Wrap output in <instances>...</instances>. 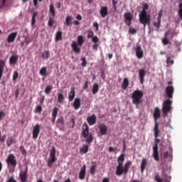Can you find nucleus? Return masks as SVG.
I'll return each instance as SVG.
<instances>
[{
  "mask_svg": "<svg viewBox=\"0 0 182 182\" xmlns=\"http://www.w3.org/2000/svg\"><path fill=\"white\" fill-rule=\"evenodd\" d=\"M19 180L21 182H27L28 181V168H26L25 171L20 172Z\"/></svg>",
  "mask_w": 182,
  "mask_h": 182,
  "instance_id": "2eb2a0df",
  "label": "nucleus"
},
{
  "mask_svg": "<svg viewBox=\"0 0 182 182\" xmlns=\"http://www.w3.org/2000/svg\"><path fill=\"white\" fill-rule=\"evenodd\" d=\"M171 105H173V100L170 99L165 100L162 104V112L164 117H167V114H168V112L173 109Z\"/></svg>",
  "mask_w": 182,
  "mask_h": 182,
  "instance_id": "423d86ee",
  "label": "nucleus"
},
{
  "mask_svg": "<svg viewBox=\"0 0 182 182\" xmlns=\"http://www.w3.org/2000/svg\"><path fill=\"white\" fill-rule=\"evenodd\" d=\"M166 63H167V65H173L174 64V60H172L171 57H167Z\"/></svg>",
  "mask_w": 182,
  "mask_h": 182,
  "instance_id": "a18cd8bd",
  "label": "nucleus"
},
{
  "mask_svg": "<svg viewBox=\"0 0 182 182\" xmlns=\"http://www.w3.org/2000/svg\"><path fill=\"white\" fill-rule=\"evenodd\" d=\"M87 122L90 124V126H93V124H96V115L92 114L90 117L87 118Z\"/></svg>",
  "mask_w": 182,
  "mask_h": 182,
  "instance_id": "aec40b11",
  "label": "nucleus"
},
{
  "mask_svg": "<svg viewBox=\"0 0 182 182\" xmlns=\"http://www.w3.org/2000/svg\"><path fill=\"white\" fill-rule=\"evenodd\" d=\"M153 25L156 28V32H159V31H160V26H161V21L157 20V21H154Z\"/></svg>",
  "mask_w": 182,
  "mask_h": 182,
  "instance_id": "c85d7f7f",
  "label": "nucleus"
},
{
  "mask_svg": "<svg viewBox=\"0 0 182 182\" xmlns=\"http://www.w3.org/2000/svg\"><path fill=\"white\" fill-rule=\"evenodd\" d=\"M92 164L93 165L90 168V173L92 174V176H95L97 166H96V163L92 162Z\"/></svg>",
  "mask_w": 182,
  "mask_h": 182,
  "instance_id": "2f4dec72",
  "label": "nucleus"
},
{
  "mask_svg": "<svg viewBox=\"0 0 182 182\" xmlns=\"http://www.w3.org/2000/svg\"><path fill=\"white\" fill-rule=\"evenodd\" d=\"M52 89H53V87L52 85H48L45 89L46 95H49L50 92H52Z\"/></svg>",
  "mask_w": 182,
  "mask_h": 182,
  "instance_id": "4c0bfd02",
  "label": "nucleus"
},
{
  "mask_svg": "<svg viewBox=\"0 0 182 182\" xmlns=\"http://www.w3.org/2000/svg\"><path fill=\"white\" fill-rule=\"evenodd\" d=\"M18 76H19V74L18 73V71H15L13 74L14 82H16V80L18 79Z\"/></svg>",
  "mask_w": 182,
  "mask_h": 182,
  "instance_id": "de8ad7c7",
  "label": "nucleus"
},
{
  "mask_svg": "<svg viewBox=\"0 0 182 182\" xmlns=\"http://www.w3.org/2000/svg\"><path fill=\"white\" fill-rule=\"evenodd\" d=\"M99 92V85L97 83H95L93 85L92 87V93L93 95H96Z\"/></svg>",
  "mask_w": 182,
  "mask_h": 182,
  "instance_id": "c9c22d12",
  "label": "nucleus"
},
{
  "mask_svg": "<svg viewBox=\"0 0 182 182\" xmlns=\"http://www.w3.org/2000/svg\"><path fill=\"white\" fill-rule=\"evenodd\" d=\"M43 59H49V51H44L42 53Z\"/></svg>",
  "mask_w": 182,
  "mask_h": 182,
  "instance_id": "79ce46f5",
  "label": "nucleus"
},
{
  "mask_svg": "<svg viewBox=\"0 0 182 182\" xmlns=\"http://www.w3.org/2000/svg\"><path fill=\"white\" fill-rule=\"evenodd\" d=\"M81 60H82L81 66L85 68L86 66V65H87V61H86V58L85 57H82L81 58Z\"/></svg>",
  "mask_w": 182,
  "mask_h": 182,
  "instance_id": "c03bdc74",
  "label": "nucleus"
},
{
  "mask_svg": "<svg viewBox=\"0 0 182 182\" xmlns=\"http://www.w3.org/2000/svg\"><path fill=\"white\" fill-rule=\"evenodd\" d=\"M39 73L41 76H48V70L46 69V67L41 68Z\"/></svg>",
  "mask_w": 182,
  "mask_h": 182,
  "instance_id": "c756f323",
  "label": "nucleus"
},
{
  "mask_svg": "<svg viewBox=\"0 0 182 182\" xmlns=\"http://www.w3.org/2000/svg\"><path fill=\"white\" fill-rule=\"evenodd\" d=\"M81 135L83 139H85V143H87V144H90V143H93V134L89 133V126H87V124L86 123L83 124L82 125Z\"/></svg>",
  "mask_w": 182,
  "mask_h": 182,
  "instance_id": "20e7f679",
  "label": "nucleus"
},
{
  "mask_svg": "<svg viewBox=\"0 0 182 182\" xmlns=\"http://www.w3.org/2000/svg\"><path fill=\"white\" fill-rule=\"evenodd\" d=\"M56 156V149L55 146L52 147V149L50 151V157Z\"/></svg>",
  "mask_w": 182,
  "mask_h": 182,
  "instance_id": "58836bf2",
  "label": "nucleus"
},
{
  "mask_svg": "<svg viewBox=\"0 0 182 182\" xmlns=\"http://www.w3.org/2000/svg\"><path fill=\"white\" fill-rule=\"evenodd\" d=\"M124 23L127 26H130L132 25V21L133 19V16H132V13L130 12H125L124 14Z\"/></svg>",
  "mask_w": 182,
  "mask_h": 182,
  "instance_id": "1a4fd4ad",
  "label": "nucleus"
},
{
  "mask_svg": "<svg viewBox=\"0 0 182 182\" xmlns=\"http://www.w3.org/2000/svg\"><path fill=\"white\" fill-rule=\"evenodd\" d=\"M36 113H41L42 112V107L41 105L38 106L36 109Z\"/></svg>",
  "mask_w": 182,
  "mask_h": 182,
  "instance_id": "6e6d98bb",
  "label": "nucleus"
},
{
  "mask_svg": "<svg viewBox=\"0 0 182 182\" xmlns=\"http://www.w3.org/2000/svg\"><path fill=\"white\" fill-rule=\"evenodd\" d=\"M136 56L138 59H143V56H144L143 49L141 48V46L140 45H136Z\"/></svg>",
  "mask_w": 182,
  "mask_h": 182,
  "instance_id": "ddd939ff",
  "label": "nucleus"
},
{
  "mask_svg": "<svg viewBox=\"0 0 182 182\" xmlns=\"http://www.w3.org/2000/svg\"><path fill=\"white\" fill-rule=\"evenodd\" d=\"M102 182H110V179L109 178H104Z\"/></svg>",
  "mask_w": 182,
  "mask_h": 182,
  "instance_id": "69168bd1",
  "label": "nucleus"
},
{
  "mask_svg": "<svg viewBox=\"0 0 182 182\" xmlns=\"http://www.w3.org/2000/svg\"><path fill=\"white\" fill-rule=\"evenodd\" d=\"M75 95H76V92L75 91V87H72L70 90V92L68 94L69 102H72L73 99H75Z\"/></svg>",
  "mask_w": 182,
  "mask_h": 182,
  "instance_id": "4be33fe9",
  "label": "nucleus"
},
{
  "mask_svg": "<svg viewBox=\"0 0 182 182\" xmlns=\"http://www.w3.org/2000/svg\"><path fill=\"white\" fill-rule=\"evenodd\" d=\"M6 161L7 166L9 167V166H11L14 168H15V167H16V164H18L16 158L15 157V155H14V154H9L8 156Z\"/></svg>",
  "mask_w": 182,
  "mask_h": 182,
  "instance_id": "6e6552de",
  "label": "nucleus"
},
{
  "mask_svg": "<svg viewBox=\"0 0 182 182\" xmlns=\"http://www.w3.org/2000/svg\"><path fill=\"white\" fill-rule=\"evenodd\" d=\"M77 44L79 46H82V45H83V43L85 42V41H83V36H79L77 37Z\"/></svg>",
  "mask_w": 182,
  "mask_h": 182,
  "instance_id": "72a5a7b5",
  "label": "nucleus"
},
{
  "mask_svg": "<svg viewBox=\"0 0 182 182\" xmlns=\"http://www.w3.org/2000/svg\"><path fill=\"white\" fill-rule=\"evenodd\" d=\"M53 23H55V20L53 19V18L50 17L48 20V26L52 28V26H53Z\"/></svg>",
  "mask_w": 182,
  "mask_h": 182,
  "instance_id": "49530a36",
  "label": "nucleus"
},
{
  "mask_svg": "<svg viewBox=\"0 0 182 182\" xmlns=\"http://www.w3.org/2000/svg\"><path fill=\"white\" fill-rule=\"evenodd\" d=\"M7 182H16V180H15V178H14V176H11L9 178Z\"/></svg>",
  "mask_w": 182,
  "mask_h": 182,
  "instance_id": "13d9d810",
  "label": "nucleus"
},
{
  "mask_svg": "<svg viewBox=\"0 0 182 182\" xmlns=\"http://www.w3.org/2000/svg\"><path fill=\"white\" fill-rule=\"evenodd\" d=\"M50 14H51L52 16H55V6L52 4L50 5Z\"/></svg>",
  "mask_w": 182,
  "mask_h": 182,
  "instance_id": "ea45409f",
  "label": "nucleus"
},
{
  "mask_svg": "<svg viewBox=\"0 0 182 182\" xmlns=\"http://www.w3.org/2000/svg\"><path fill=\"white\" fill-rule=\"evenodd\" d=\"M76 19H77V21H82V16L80 14L77 15Z\"/></svg>",
  "mask_w": 182,
  "mask_h": 182,
  "instance_id": "338daca9",
  "label": "nucleus"
},
{
  "mask_svg": "<svg viewBox=\"0 0 182 182\" xmlns=\"http://www.w3.org/2000/svg\"><path fill=\"white\" fill-rule=\"evenodd\" d=\"M18 55H12L9 59V63L10 65H16L18 63Z\"/></svg>",
  "mask_w": 182,
  "mask_h": 182,
  "instance_id": "a878e982",
  "label": "nucleus"
},
{
  "mask_svg": "<svg viewBox=\"0 0 182 182\" xmlns=\"http://www.w3.org/2000/svg\"><path fill=\"white\" fill-rule=\"evenodd\" d=\"M57 122L60 123V124H63V118L60 117V118L58 119Z\"/></svg>",
  "mask_w": 182,
  "mask_h": 182,
  "instance_id": "bf43d9fd",
  "label": "nucleus"
},
{
  "mask_svg": "<svg viewBox=\"0 0 182 182\" xmlns=\"http://www.w3.org/2000/svg\"><path fill=\"white\" fill-rule=\"evenodd\" d=\"M155 181L156 182H163V178H160V176L156 175L155 177Z\"/></svg>",
  "mask_w": 182,
  "mask_h": 182,
  "instance_id": "3c124183",
  "label": "nucleus"
},
{
  "mask_svg": "<svg viewBox=\"0 0 182 182\" xmlns=\"http://www.w3.org/2000/svg\"><path fill=\"white\" fill-rule=\"evenodd\" d=\"M86 177V166L83 165L79 173V179L83 180Z\"/></svg>",
  "mask_w": 182,
  "mask_h": 182,
  "instance_id": "6ab92c4d",
  "label": "nucleus"
},
{
  "mask_svg": "<svg viewBox=\"0 0 182 182\" xmlns=\"http://www.w3.org/2000/svg\"><path fill=\"white\" fill-rule=\"evenodd\" d=\"M89 151V145L84 144L82 147L80 148V154H86Z\"/></svg>",
  "mask_w": 182,
  "mask_h": 182,
  "instance_id": "b1692460",
  "label": "nucleus"
},
{
  "mask_svg": "<svg viewBox=\"0 0 182 182\" xmlns=\"http://www.w3.org/2000/svg\"><path fill=\"white\" fill-rule=\"evenodd\" d=\"M178 14L181 19L182 20V9L178 10Z\"/></svg>",
  "mask_w": 182,
  "mask_h": 182,
  "instance_id": "680f3d73",
  "label": "nucleus"
},
{
  "mask_svg": "<svg viewBox=\"0 0 182 182\" xmlns=\"http://www.w3.org/2000/svg\"><path fill=\"white\" fill-rule=\"evenodd\" d=\"M71 48L74 53H77V55L80 53L82 48L80 46H79V44H77L76 41H72Z\"/></svg>",
  "mask_w": 182,
  "mask_h": 182,
  "instance_id": "f8f14e48",
  "label": "nucleus"
},
{
  "mask_svg": "<svg viewBox=\"0 0 182 182\" xmlns=\"http://www.w3.org/2000/svg\"><path fill=\"white\" fill-rule=\"evenodd\" d=\"M64 100H65V97L63 96V94L58 93V103H63Z\"/></svg>",
  "mask_w": 182,
  "mask_h": 182,
  "instance_id": "f704fd0d",
  "label": "nucleus"
},
{
  "mask_svg": "<svg viewBox=\"0 0 182 182\" xmlns=\"http://www.w3.org/2000/svg\"><path fill=\"white\" fill-rule=\"evenodd\" d=\"M162 43H164V45H168V39L166 38H164L162 39Z\"/></svg>",
  "mask_w": 182,
  "mask_h": 182,
  "instance_id": "4d7b16f0",
  "label": "nucleus"
},
{
  "mask_svg": "<svg viewBox=\"0 0 182 182\" xmlns=\"http://www.w3.org/2000/svg\"><path fill=\"white\" fill-rule=\"evenodd\" d=\"M4 68H5V61L0 60V70H4Z\"/></svg>",
  "mask_w": 182,
  "mask_h": 182,
  "instance_id": "8fccbe9b",
  "label": "nucleus"
},
{
  "mask_svg": "<svg viewBox=\"0 0 182 182\" xmlns=\"http://www.w3.org/2000/svg\"><path fill=\"white\" fill-rule=\"evenodd\" d=\"M168 157V151H166L164 154V159H167Z\"/></svg>",
  "mask_w": 182,
  "mask_h": 182,
  "instance_id": "0e129e2a",
  "label": "nucleus"
},
{
  "mask_svg": "<svg viewBox=\"0 0 182 182\" xmlns=\"http://www.w3.org/2000/svg\"><path fill=\"white\" fill-rule=\"evenodd\" d=\"M146 166H147V159L143 158L141 162V172L144 173L146 170Z\"/></svg>",
  "mask_w": 182,
  "mask_h": 182,
  "instance_id": "393cba45",
  "label": "nucleus"
},
{
  "mask_svg": "<svg viewBox=\"0 0 182 182\" xmlns=\"http://www.w3.org/2000/svg\"><path fill=\"white\" fill-rule=\"evenodd\" d=\"M62 41V31H58L55 35V42H59Z\"/></svg>",
  "mask_w": 182,
  "mask_h": 182,
  "instance_id": "7c9ffc66",
  "label": "nucleus"
},
{
  "mask_svg": "<svg viewBox=\"0 0 182 182\" xmlns=\"http://www.w3.org/2000/svg\"><path fill=\"white\" fill-rule=\"evenodd\" d=\"M16 36H18V32H13L10 33L7 37L8 43H12L15 42V39H16Z\"/></svg>",
  "mask_w": 182,
  "mask_h": 182,
  "instance_id": "f3484780",
  "label": "nucleus"
},
{
  "mask_svg": "<svg viewBox=\"0 0 182 182\" xmlns=\"http://www.w3.org/2000/svg\"><path fill=\"white\" fill-rule=\"evenodd\" d=\"M36 16H38V12H34L33 14L32 19H31V25H32V26H33V25H35V23L36 22Z\"/></svg>",
  "mask_w": 182,
  "mask_h": 182,
  "instance_id": "e433bc0d",
  "label": "nucleus"
},
{
  "mask_svg": "<svg viewBox=\"0 0 182 182\" xmlns=\"http://www.w3.org/2000/svg\"><path fill=\"white\" fill-rule=\"evenodd\" d=\"M81 105L82 104L80 102V98H75L73 104V106L75 110H78V109H80Z\"/></svg>",
  "mask_w": 182,
  "mask_h": 182,
  "instance_id": "412c9836",
  "label": "nucleus"
},
{
  "mask_svg": "<svg viewBox=\"0 0 182 182\" xmlns=\"http://www.w3.org/2000/svg\"><path fill=\"white\" fill-rule=\"evenodd\" d=\"M112 6L113 9L116 11V9H117V1L115 0H112Z\"/></svg>",
  "mask_w": 182,
  "mask_h": 182,
  "instance_id": "603ef678",
  "label": "nucleus"
},
{
  "mask_svg": "<svg viewBox=\"0 0 182 182\" xmlns=\"http://www.w3.org/2000/svg\"><path fill=\"white\" fill-rule=\"evenodd\" d=\"M147 9H149V4H144L142 6V11L139 13V22L144 25V28H146V25L150 26L151 19V16L147 14Z\"/></svg>",
  "mask_w": 182,
  "mask_h": 182,
  "instance_id": "7ed1b4c3",
  "label": "nucleus"
},
{
  "mask_svg": "<svg viewBox=\"0 0 182 182\" xmlns=\"http://www.w3.org/2000/svg\"><path fill=\"white\" fill-rule=\"evenodd\" d=\"M65 25L67 26H70L72 25V16H68L65 18Z\"/></svg>",
  "mask_w": 182,
  "mask_h": 182,
  "instance_id": "473e14b6",
  "label": "nucleus"
},
{
  "mask_svg": "<svg viewBox=\"0 0 182 182\" xmlns=\"http://www.w3.org/2000/svg\"><path fill=\"white\" fill-rule=\"evenodd\" d=\"M100 14L102 18H106V16H107V15H109L107 6H101Z\"/></svg>",
  "mask_w": 182,
  "mask_h": 182,
  "instance_id": "a211bd4d",
  "label": "nucleus"
},
{
  "mask_svg": "<svg viewBox=\"0 0 182 182\" xmlns=\"http://www.w3.org/2000/svg\"><path fill=\"white\" fill-rule=\"evenodd\" d=\"M154 132L155 141H154V145L152 147V150H153L152 157H154L155 161H159L160 156H159V143H160V139H157V137H159V133H160V130L159 129L158 122H155Z\"/></svg>",
  "mask_w": 182,
  "mask_h": 182,
  "instance_id": "f03ea898",
  "label": "nucleus"
},
{
  "mask_svg": "<svg viewBox=\"0 0 182 182\" xmlns=\"http://www.w3.org/2000/svg\"><path fill=\"white\" fill-rule=\"evenodd\" d=\"M0 141L1 143H4V141H5V136H2V137L0 136Z\"/></svg>",
  "mask_w": 182,
  "mask_h": 182,
  "instance_id": "774afa93",
  "label": "nucleus"
},
{
  "mask_svg": "<svg viewBox=\"0 0 182 182\" xmlns=\"http://www.w3.org/2000/svg\"><path fill=\"white\" fill-rule=\"evenodd\" d=\"M129 87V79L128 78H124L123 80V82L122 84V89L123 90H126Z\"/></svg>",
  "mask_w": 182,
  "mask_h": 182,
  "instance_id": "cd10ccee",
  "label": "nucleus"
},
{
  "mask_svg": "<svg viewBox=\"0 0 182 182\" xmlns=\"http://www.w3.org/2000/svg\"><path fill=\"white\" fill-rule=\"evenodd\" d=\"M94 28H95L96 31H99V24L97 23V22H95L93 24Z\"/></svg>",
  "mask_w": 182,
  "mask_h": 182,
  "instance_id": "052dcab7",
  "label": "nucleus"
},
{
  "mask_svg": "<svg viewBox=\"0 0 182 182\" xmlns=\"http://www.w3.org/2000/svg\"><path fill=\"white\" fill-rule=\"evenodd\" d=\"M161 16H163V10H160V11L158 14V21H161Z\"/></svg>",
  "mask_w": 182,
  "mask_h": 182,
  "instance_id": "864d4df0",
  "label": "nucleus"
},
{
  "mask_svg": "<svg viewBox=\"0 0 182 182\" xmlns=\"http://www.w3.org/2000/svg\"><path fill=\"white\" fill-rule=\"evenodd\" d=\"M55 161L50 159L48 161V167H52V164H53V163H55Z\"/></svg>",
  "mask_w": 182,
  "mask_h": 182,
  "instance_id": "5fc2aeb1",
  "label": "nucleus"
},
{
  "mask_svg": "<svg viewBox=\"0 0 182 182\" xmlns=\"http://www.w3.org/2000/svg\"><path fill=\"white\" fill-rule=\"evenodd\" d=\"M160 113H161L160 109H159V107L155 108L154 111V117L155 119V123H157V119H160V116H161Z\"/></svg>",
  "mask_w": 182,
  "mask_h": 182,
  "instance_id": "5701e85b",
  "label": "nucleus"
},
{
  "mask_svg": "<svg viewBox=\"0 0 182 182\" xmlns=\"http://www.w3.org/2000/svg\"><path fill=\"white\" fill-rule=\"evenodd\" d=\"M98 129L101 136H106L107 134V126L105 124H100L98 125Z\"/></svg>",
  "mask_w": 182,
  "mask_h": 182,
  "instance_id": "4468645a",
  "label": "nucleus"
},
{
  "mask_svg": "<svg viewBox=\"0 0 182 182\" xmlns=\"http://www.w3.org/2000/svg\"><path fill=\"white\" fill-rule=\"evenodd\" d=\"M2 117H5V112H0V120L2 119Z\"/></svg>",
  "mask_w": 182,
  "mask_h": 182,
  "instance_id": "e2e57ef3",
  "label": "nucleus"
},
{
  "mask_svg": "<svg viewBox=\"0 0 182 182\" xmlns=\"http://www.w3.org/2000/svg\"><path fill=\"white\" fill-rule=\"evenodd\" d=\"M143 96L144 94L141 90H136L133 92L132 95V103L136 105V107H139V105L141 103Z\"/></svg>",
  "mask_w": 182,
  "mask_h": 182,
  "instance_id": "39448f33",
  "label": "nucleus"
},
{
  "mask_svg": "<svg viewBox=\"0 0 182 182\" xmlns=\"http://www.w3.org/2000/svg\"><path fill=\"white\" fill-rule=\"evenodd\" d=\"M39 133H41V125L39 124H36L33 129V139L36 140L39 136Z\"/></svg>",
  "mask_w": 182,
  "mask_h": 182,
  "instance_id": "9b49d317",
  "label": "nucleus"
},
{
  "mask_svg": "<svg viewBox=\"0 0 182 182\" xmlns=\"http://www.w3.org/2000/svg\"><path fill=\"white\" fill-rule=\"evenodd\" d=\"M129 33L131 34V35H135V33H137V30H136V28H129Z\"/></svg>",
  "mask_w": 182,
  "mask_h": 182,
  "instance_id": "37998d69",
  "label": "nucleus"
},
{
  "mask_svg": "<svg viewBox=\"0 0 182 182\" xmlns=\"http://www.w3.org/2000/svg\"><path fill=\"white\" fill-rule=\"evenodd\" d=\"M165 95L167 96L168 99H173V95H174V87L173 85H169L165 89Z\"/></svg>",
  "mask_w": 182,
  "mask_h": 182,
  "instance_id": "9d476101",
  "label": "nucleus"
},
{
  "mask_svg": "<svg viewBox=\"0 0 182 182\" xmlns=\"http://www.w3.org/2000/svg\"><path fill=\"white\" fill-rule=\"evenodd\" d=\"M95 33H93L92 31H88V35L87 36V39L92 38V42H93L92 49L93 50H97V48H99V37L97 36H94Z\"/></svg>",
  "mask_w": 182,
  "mask_h": 182,
  "instance_id": "0eeeda50",
  "label": "nucleus"
},
{
  "mask_svg": "<svg viewBox=\"0 0 182 182\" xmlns=\"http://www.w3.org/2000/svg\"><path fill=\"white\" fill-rule=\"evenodd\" d=\"M19 150L21 151L23 155L26 156V150L25 149V147L23 146H21L19 147Z\"/></svg>",
  "mask_w": 182,
  "mask_h": 182,
  "instance_id": "09e8293b",
  "label": "nucleus"
},
{
  "mask_svg": "<svg viewBox=\"0 0 182 182\" xmlns=\"http://www.w3.org/2000/svg\"><path fill=\"white\" fill-rule=\"evenodd\" d=\"M118 165L116 168L117 176H122V174H127L129 173V168L132 166V161H129L125 163L123 166V163H124V154H121L117 159Z\"/></svg>",
  "mask_w": 182,
  "mask_h": 182,
  "instance_id": "f257e3e1",
  "label": "nucleus"
},
{
  "mask_svg": "<svg viewBox=\"0 0 182 182\" xmlns=\"http://www.w3.org/2000/svg\"><path fill=\"white\" fill-rule=\"evenodd\" d=\"M15 143H16V139L13 136L9 137L6 140V144L8 147H11V146H12V144H15Z\"/></svg>",
  "mask_w": 182,
  "mask_h": 182,
  "instance_id": "bb28decb",
  "label": "nucleus"
},
{
  "mask_svg": "<svg viewBox=\"0 0 182 182\" xmlns=\"http://www.w3.org/2000/svg\"><path fill=\"white\" fill-rule=\"evenodd\" d=\"M146 72L144 69H140L138 72L139 77V82L141 85H143L144 83V77H146Z\"/></svg>",
  "mask_w": 182,
  "mask_h": 182,
  "instance_id": "dca6fc26",
  "label": "nucleus"
},
{
  "mask_svg": "<svg viewBox=\"0 0 182 182\" xmlns=\"http://www.w3.org/2000/svg\"><path fill=\"white\" fill-rule=\"evenodd\" d=\"M58 107H54L52 112V117H57L58 116Z\"/></svg>",
  "mask_w": 182,
  "mask_h": 182,
  "instance_id": "a19ab883",
  "label": "nucleus"
}]
</instances>
